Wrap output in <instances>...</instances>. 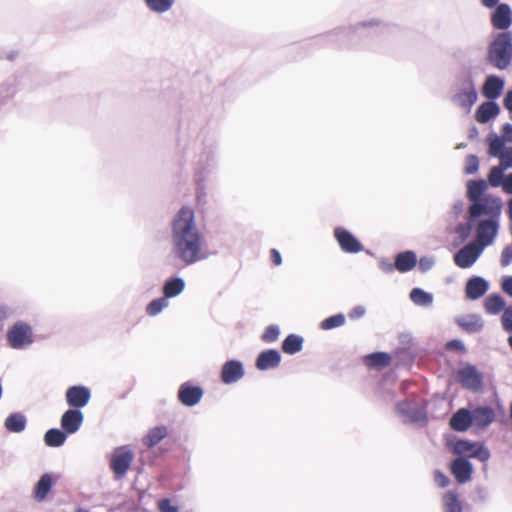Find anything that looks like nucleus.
<instances>
[{
	"mask_svg": "<svg viewBox=\"0 0 512 512\" xmlns=\"http://www.w3.org/2000/svg\"><path fill=\"white\" fill-rule=\"evenodd\" d=\"M487 181L473 179L467 182L466 196L469 200L466 222H460L455 227L461 243L466 241L474 224L500 228L503 200L501 197L486 193Z\"/></svg>",
	"mask_w": 512,
	"mask_h": 512,
	"instance_id": "obj_1",
	"label": "nucleus"
},
{
	"mask_svg": "<svg viewBox=\"0 0 512 512\" xmlns=\"http://www.w3.org/2000/svg\"><path fill=\"white\" fill-rule=\"evenodd\" d=\"M172 254L185 266L205 260L208 255L202 251V236L195 224V213L183 206L171 223Z\"/></svg>",
	"mask_w": 512,
	"mask_h": 512,
	"instance_id": "obj_2",
	"label": "nucleus"
},
{
	"mask_svg": "<svg viewBox=\"0 0 512 512\" xmlns=\"http://www.w3.org/2000/svg\"><path fill=\"white\" fill-rule=\"evenodd\" d=\"M389 31V26L379 20L364 21L356 26L337 28L313 37L309 45L315 47L334 46L352 48L359 45L369 46L370 42L381 38Z\"/></svg>",
	"mask_w": 512,
	"mask_h": 512,
	"instance_id": "obj_3",
	"label": "nucleus"
},
{
	"mask_svg": "<svg viewBox=\"0 0 512 512\" xmlns=\"http://www.w3.org/2000/svg\"><path fill=\"white\" fill-rule=\"evenodd\" d=\"M476 239L466 245L454 254V263L462 268L467 269L475 264L483 250L493 244L499 233L498 227L474 224Z\"/></svg>",
	"mask_w": 512,
	"mask_h": 512,
	"instance_id": "obj_4",
	"label": "nucleus"
},
{
	"mask_svg": "<svg viewBox=\"0 0 512 512\" xmlns=\"http://www.w3.org/2000/svg\"><path fill=\"white\" fill-rule=\"evenodd\" d=\"M202 151L195 168V181L197 197L205 196V181L207 176L217 167L216 151L217 139L214 135L205 137L202 141Z\"/></svg>",
	"mask_w": 512,
	"mask_h": 512,
	"instance_id": "obj_5",
	"label": "nucleus"
},
{
	"mask_svg": "<svg viewBox=\"0 0 512 512\" xmlns=\"http://www.w3.org/2000/svg\"><path fill=\"white\" fill-rule=\"evenodd\" d=\"M487 61L499 70L507 69L512 62V33L500 32L487 48Z\"/></svg>",
	"mask_w": 512,
	"mask_h": 512,
	"instance_id": "obj_6",
	"label": "nucleus"
},
{
	"mask_svg": "<svg viewBox=\"0 0 512 512\" xmlns=\"http://www.w3.org/2000/svg\"><path fill=\"white\" fill-rule=\"evenodd\" d=\"M457 84L460 89L452 96V101L469 112L478 99L475 80L469 69L457 77Z\"/></svg>",
	"mask_w": 512,
	"mask_h": 512,
	"instance_id": "obj_7",
	"label": "nucleus"
},
{
	"mask_svg": "<svg viewBox=\"0 0 512 512\" xmlns=\"http://www.w3.org/2000/svg\"><path fill=\"white\" fill-rule=\"evenodd\" d=\"M396 411L404 418L405 423L416 424L419 427H425L428 424L426 406L416 401H400L396 404Z\"/></svg>",
	"mask_w": 512,
	"mask_h": 512,
	"instance_id": "obj_8",
	"label": "nucleus"
},
{
	"mask_svg": "<svg viewBox=\"0 0 512 512\" xmlns=\"http://www.w3.org/2000/svg\"><path fill=\"white\" fill-rule=\"evenodd\" d=\"M7 342L13 349H25L33 344L34 334L32 327L23 321L14 323L7 332Z\"/></svg>",
	"mask_w": 512,
	"mask_h": 512,
	"instance_id": "obj_9",
	"label": "nucleus"
},
{
	"mask_svg": "<svg viewBox=\"0 0 512 512\" xmlns=\"http://www.w3.org/2000/svg\"><path fill=\"white\" fill-rule=\"evenodd\" d=\"M457 379L463 388L472 392H479L483 388V374L473 364L465 363L458 370Z\"/></svg>",
	"mask_w": 512,
	"mask_h": 512,
	"instance_id": "obj_10",
	"label": "nucleus"
},
{
	"mask_svg": "<svg viewBox=\"0 0 512 512\" xmlns=\"http://www.w3.org/2000/svg\"><path fill=\"white\" fill-rule=\"evenodd\" d=\"M134 455L127 446H120L115 449L111 460L110 468L117 479L124 477L133 461Z\"/></svg>",
	"mask_w": 512,
	"mask_h": 512,
	"instance_id": "obj_11",
	"label": "nucleus"
},
{
	"mask_svg": "<svg viewBox=\"0 0 512 512\" xmlns=\"http://www.w3.org/2000/svg\"><path fill=\"white\" fill-rule=\"evenodd\" d=\"M204 391L200 385L194 384L192 381L182 383L177 392L178 401L186 407H194L200 403Z\"/></svg>",
	"mask_w": 512,
	"mask_h": 512,
	"instance_id": "obj_12",
	"label": "nucleus"
},
{
	"mask_svg": "<svg viewBox=\"0 0 512 512\" xmlns=\"http://www.w3.org/2000/svg\"><path fill=\"white\" fill-rule=\"evenodd\" d=\"M334 238L345 253L356 254L364 250L362 243L348 229L338 226L334 229Z\"/></svg>",
	"mask_w": 512,
	"mask_h": 512,
	"instance_id": "obj_13",
	"label": "nucleus"
},
{
	"mask_svg": "<svg viewBox=\"0 0 512 512\" xmlns=\"http://www.w3.org/2000/svg\"><path fill=\"white\" fill-rule=\"evenodd\" d=\"M65 399L70 408L81 410L89 403L91 390L84 385L70 386L66 390Z\"/></svg>",
	"mask_w": 512,
	"mask_h": 512,
	"instance_id": "obj_14",
	"label": "nucleus"
},
{
	"mask_svg": "<svg viewBox=\"0 0 512 512\" xmlns=\"http://www.w3.org/2000/svg\"><path fill=\"white\" fill-rule=\"evenodd\" d=\"M83 421L84 414L81 410L69 408L62 414L60 426L68 435H72L80 430Z\"/></svg>",
	"mask_w": 512,
	"mask_h": 512,
	"instance_id": "obj_15",
	"label": "nucleus"
},
{
	"mask_svg": "<svg viewBox=\"0 0 512 512\" xmlns=\"http://www.w3.org/2000/svg\"><path fill=\"white\" fill-rule=\"evenodd\" d=\"M489 282L482 276L473 275L465 284V297L471 301L478 300L489 290Z\"/></svg>",
	"mask_w": 512,
	"mask_h": 512,
	"instance_id": "obj_16",
	"label": "nucleus"
},
{
	"mask_svg": "<svg viewBox=\"0 0 512 512\" xmlns=\"http://www.w3.org/2000/svg\"><path fill=\"white\" fill-rule=\"evenodd\" d=\"M473 470L472 463L466 457H457L450 463V471L459 484L470 481Z\"/></svg>",
	"mask_w": 512,
	"mask_h": 512,
	"instance_id": "obj_17",
	"label": "nucleus"
},
{
	"mask_svg": "<svg viewBox=\"0 0 512 512\" xmlns=\"http://www.w3.org/2000/svg\"><path fill=\"white\" fill-rule=\"evenodd\" d=\"M504 87V78L491 74L485 78L481 88V93L487 100L495 101L503 93Z\"/></svg>",
	"mask_w": 512,
	"mask_h": 512,
	"instance_id": "obj_18",
	"label": "nucleus"
},
{
	"mask_svg": "<svg viewBox=\"0 0 512 512\" xmlns=\"http://www.w3.org/2000/svg\"><path fill=\"white\" fill-rule=\"evenodd\" d=\"M491 24L502 32L512 25V10L508 4L500 3L495 6V10L491 14Z\"/></svg>",
	"mask_w": 512,
	"mask_h": 512,
	"instance_id": "obj_19",
	"label": "nucleus"
},
{
	"mask_svg": "<svg viewBox=\"0 0 512 512\" xmlns=\"http://www.w3.org/2000/svg\"><path fill=\"white\" fill-rule=\"evenodd\" d=\"M281 360V353L277 349H266L257 355L255 366L260 371H268L277 368Z\"/></svg>",
	"mask_w": 512,
	"mask_h": 512,
	"instance_id": "obj_20",
	"label": "nucleus"
},
{
	"mask_svg": "<svg viewBox=\"0 0 512 512\" xmlns=\"http://www.w3.org/2000/svg\"><path fill=\"white\" fill-rule=\"evenodd\" d=\"M244 366L239 360H228L222 368L220 378L224 384H232L240 380L244 376Z\"/></svg>",
	"mask_w": 512,
	"mask_h": 512,
	"instance_id": "obj_21",
	"label": "nucleus"
},
{
	"mask_svg": "<svg viewBox=\"0 0 512 512\" xmlns=\"http://www.w3.org/2000/svg\"><path fill=\"white\" fill-rule=\"evenodd\" d=\"M471 411L472 426L484 429L495 420V411L490 406H476Z\"/></svg>",
	"mask_w": 512,
	"mask_h": 512,
	"instance_id": "obj_22",
	"label": "nucleus"
},
{
	"mask_svg": "<svg viewBox=\"0 0 512 512\" xmlns=\"http://www.w3.org/2000/svg\"><path fill=\"white\" fill-rule=\"evenodd\" d=\"M449 426L456 432H465L472 427L471 411L468 408H460L452 414Z\"/></svg>",
	"mask_w": 512,
	"mask_h": 512,
	"instance_id": "obj_23",
	"label": "nucleus"
},
{
	"mask_svg": "<svg viewBox=\"0 0 512 512\" xmlns=\"http://www.w3.org/2000/svg\"><path fill=\"white\" fill-rule=\"evenodd\" d=\"M500 114V106L496 101L488 100L478 106L475 118L479 123L485 124Z\"/></svg>",
	"mask_w": 512,
	"mask_h": 512,
	"instance_id": "obj_24",
	"label": "nucleus"
},
{
	"mask_svg": "<svg viewBox=\"0 0 512 512\" xmlns=\"http://www.w3.org/2000/svg\"><path fill=\"white\" fill-rule=\"evenodd\" d=\"M396 270L400 273H407L417 265V254L412 250H405L395 255Z\"/></svg>",
	"mask_w": 512,
	"mask_h": 512,
	"instance_id": "obj_25",
	"label": "nucleus"
},
{
	"mask_svg": "<svg viewBox=\"0 0 512 512\" xmlns=\"http://www.w3.org/2000/svg\"><path fill=\"white\" fill-rule=\"evenodd\" d=\"M54 484L55 480L52 474L44 473L41 475L33 490V496L35 500L38 502L45 500Z\"/></svg>",
	"mask_w": 512,
	"mask_h": 512,
	"instance_id": "obj_26",
	"label": "nucleus"
},
{
	"mask_svg": "<svg viewBox=\"0 0 512 512\" xmlns=\"http://www.w3.org/2000/svg\"><path fill=\"white\" fill-rule=\"evenodd\" d=\"M455 323L467 333L480 332L484 327L483 319L478 314L457 317Z\"/></svg>",
	"mask_w": 512,
	"mask_h": 512,
	"instance_id": "obj_27",
	"label": "nucleus"
},
{
	"mask_svg": "<svg viewBox=\"0 0 512 512\" xmlns=\"http://www.w3.org/2000/svg\"><path fill=\"white\" fill-rule=\"evenodd\" d=\"M185 289V280L179 276H173L165 280L162 286L163 296L167 299L180 295Z\"/></svg>",
	"mask_w": 512,
	"mask_h": 512,
	"instance_id": "obj_28",
	"label": "nucleus"
},
{
	"mask_svg": "<svg viewBox=\"0 0 512 512\" xmlns=\"http://www.w3.org/2000/svg\"><path fill=\"white\" fill-rule=\"evenodd\" d=\"M304 338L298 334H289L282 341L281 349L285 354L295 355L303 349Z\"/></svg>",
	"mask_w": 512,
	"mask_h": 512,
	"instance_id": "obj_29",
	"label": "nucleus"
},
{
	"mask_svg": "<svg viewBox=\"0 0 512 512\" xmlns=\"http://www.w3.org/2000/svg\"><path fill=\"white\" fill-rule=\"evenodd\" d=\"M27 425V418L21 412H14L8 415L5 419L4 427L7 431L12 433H20L25 430Z\"/></svg>",
	"mask_w": 512,
	"mask_h": 512,
	"instance_id": "obj_30",
	"label": "nucleus"
},
{
	"mask_svg": "<svg viewBox=\"0 0 512 512\" xmlns=\"http://www.w3.org/2000/svg\"><path fill=\"white\" fill-rule=\"evenodd\" d=\"M68 434L62 428H50L44 434V443L48 447H61L64 445Z\"/></svg>",
	"mask_w": 512,
	"mask_h": 512,
	"instance_id": "obj_31",
	"label": "nucleus"
},
{
	"mask_svg": "<svg viewBox=\"0 0 512 512\" xmlns=\"http://www.w3.org/2000/svg\"><path fill=\"white\" fill-rule=\"evenodd\" d=\"M505 305L506 302L504 298L498 293L488 295L484 301L485 311L490 315L499 314L506 308Z\"/></svg>",
	"mask_w": 512,
	"mask_h": 512,
	"instance_id": "obj_32",
	"label": "nucleus"
},
{
	"mask_svg": "<svg viewBox=\"0 0 512 512\" xmlns=\"http://www.w3.org/2000/svg\"><path fill=\"white\" fill-rule=\"evenodd\" d=\"M410 300L417 306L429 307L433 304L434 296L420 287H415L410 291Z\"/></svg>",
	"mask_w": 512,
	"mask_h": 512,
	"instance_id": "obj_33",
	"label": "nucleus"
},
{
	"mask_svg": "<svg viewBox=\"0 0 512 512\" xmlns=\"http://www.w3.org/2000/svg\"><path fill=\"white\" fill-rule=\"evenodd\" d=\"M391 363V356L387 352H373L366 356V364L369 367L382 369L389 366Z\"/></svg>",
	"mask_w": 512,
	"mask_h": 512,
	"instance_id": "obj_34",
	"label": "nucleus"
},
{
	"mask_svg": "<svg viewBox=\"0 0 512 512\" xmlns=\"http://www.w3.org/2000/svg\"><path fill=\"white\" fill-rule=\"evenodd\" d=\"M167 433L165 426H156L149 430L144 438V444L150 448L155 447L167 436Z\"/></svg>",
	"mask_w": 512,
	"mask_h": 512,
	"instance_id": "obj_35",
	"label": "nucleus"
},
{
	"mask_svg": "<svg viewBox=\"0 0 512 512\" xmlns=\"http://www.w3.org/2000/svg\"><path fill=\"white\" fill-rule=\"evenodd\" d=\"M444 512H462L459 496L454 491H447L443 495Z\"/></svg>",
	"mask_w": 512,
	"mask_h": 512,
	"instance_id": "obj_36",
	"label": "nucleus"
},
{
	"mask_svg": "<svg viewBox=\"0 0 512 512\" xmlns=\"http://www.w3.org/2000/svg\"><path fill=\"white\" fill-rule=\"evenodd\" d=\"M505 176V167L493 166L488 173L487 186L490 185L493 188L502 186Z\"/></svg>",
	"mask_w": 512,
	"mask_h": 512,
	"instance_id": "obj_37",
	"label": "nucleus"
},
{
	"mask_svg": "<svg viewBox=\"0 0 512 512\" xmlns=\"http://www.w3.org/2000/svg\"><path fill=\"white\" fill-rule=\"evenodd\" d=\"M489 154L494 157H500L505 151V141L496 133L488 136Z\"/></svg>",
	"mask_w": 512,
	"mask_h": 512,
	"instance_id": "obj_38",
	"label": "nucleus"
},
{
	"mask_svg": "<svg viewBox=\"0 0 512 512\" xmlns=\"http://www.w3.org/2000/svg\"><path fill=\"white\" fill-rule=\"evenodd\" d=\"M144 3L151 12L162 14L173 7L175 0H144Z\"/></svg>",
	"mask_w": 512,
	"mask_h": 512,
	"instance_id": "obj_39",
	"label": "nucleus"
},
{
	"mask_svg": "<svg viewBox=\"0 0 512 512\" xmlns=\"http://www.w3.org/2000/svg\"><path fill=\"white\" fill-rule=\"evenodd\" d=\"M345 321V315L343 313H338L322 320L319 327L322 330L328 331L343 326Z\"/></svg>",
	"mask_w": 512,
	"mask_h": 512,
	"instance_id": "obj_40",
	"label": "nucleus"
},
{
	"mask_svg": "<svg viewBox=\"0 0 512 512\" xmlns=\"http://www.w3.org/2000/svg\"><path fill=\"white\" fill-rule=\"evenodd\" d=\"M491 454L489 449L481 442H474V447L468 452V458H476L481 462H487Z\"/></svg>",
	"mask_w": 512,
	"mask_h": 512,
	"instance_id": "obj_41",
	"label": "nucleus"
},
{
	"mask_svg": "<svg viewBox=\"0 0 512 512\" xmlns=\"http://www.w3.org/2000/svg\"><path fill=\"white\" fill-rule=\"evenodd\" d=\"M169 302L166 297H160L153 299L149 302V304L146 307V313L149 316H156L162 312L164 308L168 306Z\"/></svg>",
	"mask_w": 512,
	"mask_h": 512,
	"instance_id": "obj_42",
	"label": "nucleus"
},
{
	"mask_svg": "<svg viewBox=\"0 0 512 512\" xmlns=\"http://www.w3.org/2000/svg\"><path fill=\"white\" fill-rule=\"evenodd\" d=\"M474 447V442L466 439H459L453 444V453L458 457H467L468 452Z\"/></svg>",
	"mask_w": 512,
	"mask_h": 512,
	"instance_id": "obj_43",
	"label": "nucleus"
},
{
	"mask_svg": "<svg viewBox=\"0 0 512 512\" xmlns=\"http://www.w3.org/2000/svg\"><path fill=\"white\" fill-rule=\"evenodd\" d=\"M280 336V328L276 324H271L266 327L263 334L261 335V340L264 343H273L278 340Z\"/></svg>",
	"mask_w": 512,
	"mask_h": 512,
	"instance_id": "obj_44",
	"label": "nucleus"
},
{
	"mask_svg": "<svg viewBox=\"0 0 512 512\" xmlns=\"http://www.w3.org/2000/svg\"><path fill=\"white\" fill-rule=\"evenodd\" d=\"M418 268L421 273H426L430 271L436 264V260L434 256H422L420 259H417Z\"/></svg>",
	"mask_w": 512,
	"mask_h": 512,
	"instance_id": "obj_45",
	"label": "nucleus"
},
{
	"mask_svg": "<svg viewBox=\"0 0 512 512\" xmlns=\"http://www.w3.org/2000/svg\"><path fill=\"white\" fill-rule=\"evenodd\" d=\"M501 323L504 331L512 332V305L506 307L501 316Z\"/></svg>",
	"mask_w": 512,
	"mask_h": 512,
	"instance_id": "obj_46",
	"label": "nucleus"
},
{
	"mask_svg": "<svg viewBox=\"0 0 512 512\" xmlns=\"http://www.w3.org/2000/svg\"><path fill=\"white\" fill-rule=\"evenodd\" d=\"M479 169V159L476 155H468L466 157L465 173L475 174Z\"/></svg>",
	"mask_w": 512,
	"mask_h": 512,
	"instance_id": "obj_47",
	"label": "nucleus"
},
{
	"mask_svg": "<svg viewBox=\"0 0 512 512\" xmlns=\"http://www.w3.org/2000/svg\"><path fill=\"white\" fill-rule=\"evenodd\" d=\"M158 509L160 512H178L179 510L178 506L173 505L168 498H163L158 501Z\"/></svg>",
	"mask_w": 512,
	"mask_h": 512,
	"instance_id": "obj_48",
	"label": "nucleus"
},
{
	"mask_svg": "<svg viewBox=\"0 0 512 512\" xmlns=\"http://www.w3.org/2000/svg\"><path fill=\"white\" fill-rule=\"evenodd\" d=\"M500 164L502 167H505V170L508 168H512V147H508L505 149L503 154L499 157Z\"/></svg>",
	"mask_w": 512,
	"mask_h": 512,
	"instance_id": "obj_49",
	"label": "nucleus"
},
{
	"mask_svg": "<svg viewBox=\"0 0 512 512\" xmlns=\"http://www.w3.org/2000/svg\"><path fill=\"white\" fill-rule=\"evenodd\" d=\"M378 266L386 274H390L396 270L395 261L392 263L389 259L384 257L378 260Z\"/></svg>",
	"mask_w": 512,
	"mask_h": 512,
	"instance_id": "obj_50",
	"label": "nucleus"
},
{
	"mask_svg": "<svg viewBox=\"0 0 512 512\" xmlns=\"http://www.w3.org/2000/svg\"><path fill=\"white\" fill-rule=\"evenodd\" d=\"M512 263V246L507 245L503 248L501 253V265L508 266Z\"/></svg>",
	"mask_w": 512,
	"mask_h": 512,
	"instance_id": "obj_51",
	"label": "nucleus"
},
{
	"mask_svg": "<svg viewBox=\"0 0 512 512\" xmlns=\"http://www.w3.org/2000/svg\"><path fill=\"white\" fill-rule=\"evenodd\" d=\"M434 480L436 484L441 487L445 488L450 484V479L448 476H446L443 472L440 470H436L434 473Z\"/></svg>",
	"mask_w": 512,
	"mask_h": 512,
	"instance_id": "obj_52",
	"label": "nucleus"
},
{
	"mask_svg": "<svg viewBox=\"0 0 512 512\" xmlns=\"http://www.w3.org/2000/svg\"><path fill=\"white\" fill-rule=\"evenodd\" d=\"M365 314H366V308L363 305H357L349 311L348 317L351 320H357V319L362 318Z\"/></svg>",
	"mask_w": 512,
	"mask_h": 512,
	"instance_id": "obj_53",
	"label": "nucleus"
},
{
	"mask_svg": "<svg viewBox=\"0 0 512 512\" xmlns=\"http://www.w3.org/2000/svg\"><path fill=\"white\" fill-rule=\"evenodd\" d=\"M501 288L507 295L512 297V276L503 277Z\"/></svg>",
	"mask_w": 512,
	"mask_h": 512,
	"instance_id": "obj_54",
	"label": "nucleus"
},
{
	"mask_svg": "<svg viewBox=\"0 0 512 512\" xmlns=\"http://www.w3.org/2000/svg\"><path fill=\"white\" fill-rule=\"evenodd\" d=\"M501 187L504 193L512 195V172L506 174Z\"/></svg>",
	"mask_w": 512,
	"mask_h": 512,
	"instance_id": "obj_55",
	"label": "nucleus"
},
{
	"mask_svg": "<svg viewBox=\"0 0 512 512\" xmlns=\"http://www.w3.org/2000/svg\"><path fill=\"white\" fill-rule=\"evenodd\" d=\"M502 138L505 142H512V124L505 123L502 126Z\"/></svg>",
	"mask_w": 512,
	"mask_h": 512,
	"instance_id": "obj_56",
	"label": "nucleus"
},
{
	"mask_svg": "<svg viewBox=\"0 0 512 512\" xmlns=\"http://www.w3.org/2000/svg\"><path fill=\"white\" fill-rule=\"evenodd\" d=\"M503 106L512 116V89L508 90L503 98Z\"/></svg>",
	"mask_w": 512,
	"mask_h": 512,
	"instance_id": "obj_57",
	"label": "nucleus"
},
{
	"mask_svg": "<svg viewBox=\"0 0 512 512\" xmlns=\"http://www.w3.org/2000/svg\"><path fill=\"white\" fill-rule=\"evenodd\" d=\"M270 259H271V262L276 266H279L282 264V256H281L280 252L275 248L270 250Z\"/></svg>",
	"mask_w": 512,
	"mask_h": 512,
	"instance_id": "obj_58",
	"label": "nucleus"
},
{
	"mask_svg": "<svg viewBox=\"0 0 512 512\" xmlns=\"http://www.w3.org/2000/svg\"><path fill=\"white\" fill-rule=\"evenodd\" d=\"M447 347L450 348V349H457V350H460V351H464L465 350V346L463 344L462 341L460 340H451L447 343Z\"/></svg>",
	"mask_w": 512,
	"mask_h": 512,
	"instance_id": "obj_59",
	"label": "nucleus"
},
{
	"mask_svg": "<svg viewBox=\"0 0 512 512\" xmlns=\"http://www.w3.org/2000/svg\"><path fill=\"white\" fill-rule=\"evenodd\" d=\"M476 493L481 502H485L488 499V491L485 487H483V486L477 487Z\"/></svg>",
	"mask_w": 512,
	"mask_h": 512,
	"instance_id": "obj_60",
	"label": "nucleus"
},
{
	"mask_svg": "<svg viewBox=\"0 0 512 512\" xmlns=\"http://www.w3.org/2000/svg\"><path fill=\"white\" fill-rule=\"evenodd\" d=\"M453 213L456 215V216H459L463 211H464V202L463 200H457L454 204H453Z\"/></svg>",
	"mask_w": 512,
	"mask_h": 512,
	"instance_id": "obj_61",
	"label": "nucleus"
},
{
	"mask_svg": "<svg viewBox=\"0 0 512 512\" xmlns=\"http://www.w3.org/2000/svg\"><path fill=\"white\" fill-rule=\"evenodd\" d=\"M9 314L10 309L5 305L0 304V322L6 320L9 317Z\"/></svg>",
	"mask_w": 512,
	"mask_h": 512,
	"instance_id": "obj_62",
	"label": "nucleus"
},
{
	"mask_svg": "<svg viewBox=\"0 0 512 512\" xmlns=\"http://www.w3.org/2000/svg\"><path fill=\"white\" fill-rule=\"evenodd\" d=\"M499 0H481V3L486 8H494L496 5H498Z\"/></svg>",
	"mask_w": 512,
	"mask_h": 512,
	"instance_id": "obj_63",
	"label": "nucleus"
},
{
	"mask_svg": "<svg viewBox=\"0 0 512 512\" xmlns=\"http://www.w3.org/2000/svg\"><path fill=\"white\" fill-rule=\"evenodd\" d=\"M507 214L512 225V197L507 201Z\"/></svg>",
	"mask_w": 512,
	"mask_h": 512,
	"instance_id": "obj_64",
	"label": "nucleus"
}]
</instances>
